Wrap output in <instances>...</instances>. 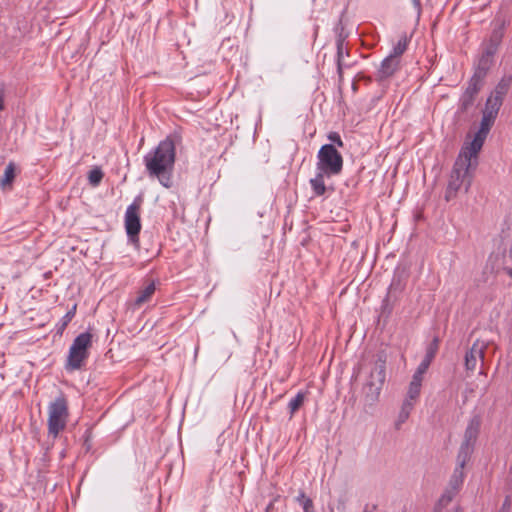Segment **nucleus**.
Here are the masks:
<instances>
[{
	"label": "nucleus",
	"instance_id": "obj_1",
	"mask_svg": "<svg viewBox=\"0 0 512 512\" xmlns=\"http://www.w3.org/2000/svg\"><path fill=\"white\" fill-rule=\"evenodd\" d=\"M176 160V147L172 138L167 137L147 153L144 165L151 178H157L165 188L172 186V174Z\"/></svg>",
	"mask_w": 512,
	"mask_h": 512
},
{
	"label": "nucleus",
	"instance_id": "obj_2",
	"mask_svg": "<svg viewBox=\"0 0 512 512\" xmlns=\"http://www.w3.org/2000/svg\"><path fill=\"white\" fill-rule=\"evenodd\" d=\"M468 152L462 148L454 163L445 193L447 201L453 199L461 188H464L467 192L471 185L478 155H472Z\"/></svg>",
	"mask_w": 512,
	"mask_h": 512
},
{
	"label": "nucleus",
	"instance_id": "obj_3",
	"mask_svg": "<svg viewBox=\"0 0 512 512\" xmlns=\"http://www.w3.org/2000/svg\"><path fill=\"white\" fill-rule=\"evenodd\" d=\"M93 334L89 331L79 334L69 348L66 370L75 371L82 368L89 357V349L92 346Z\"/></svg>",
	"mask_w": 512,
	"mask_h": 512
},
{
	"label": "nucleus",
	"instance_id": "obj_4",
	"mask_svg": "<svg viewBox=\"0 0 512 512\" xmlns=\"http://www.w3.org/2000/svg\"><path fill=\"white\" fill-rule=\"evenodd\" d=\"M385 360L377 359L370 367L369 375L363 385L362 392L367 404L375 403L380 395L386 377Z\"/></svg>",
	"mask_w": 512,
	"mask_h": 512
},
{
	"label": "nucleus",
	"instance_id": "obj_5",
	"mask_svg": "<svg viewBox=\"0 0 512 512\" xmlns=\"http://www.w3.org/2000/svg\"><path fill=\"white\" fill-rule=\"evenodd\" d=\"M317 171L328 177L339 175L343 169V157L332 144H324L317 153Z\"/></svg>",
	"mask_w": 512,
	"mask_h": 512
},
{
	"label": "nucleus",
	"instance_id": "obj_6",
	"mask_svg": "<svg viewBox=\"0 0 512 512\" xmlns=\"http://www.w3.org/2000/svg\"><path fill=\"white\" fill-rule=\"evenodd\" d=\"M68 412V401L61 394L55 398L48 406V433L56 438L66 427Z\"/></svg>",
	"mask_w": 512,
	"mask_h": 512
},
{
	"label": "nucleus",
	"instance_id": "obj_7",
	"mask_svg": "<svg viewBox=\"0 0 512 512\" xmlns=\"http://www.w3.org/2000/svg\"><path fill=\"white\" fill-rule=\"evenodd\" d=\"M142 199L137 197L132 204H130L125 212V229L128 238L132 243L138 246L139 232L141 230L140 222V209Z\"/></svg>",
	"mask_w": 512,
	"mask_h": 512
},
{
	"label": "nucleus",
	"instance_id": "obj_8",
	"mask_svg": "<svg viewBox=\"0 0 512 512\" xmlns=\"http://www.w3.org/2000/svg\"><path fill=\"white\" fill-rule=\"evenodd\" d=\"M486 76V67L479 66L468 82L464 93L460 98V109L467 111L474 103L475 98L483 86V80Z\"/></svg>",
	"mask_w": 512,
	"mask_h": 512
},
{
	"label": "nucleus",
	"instance_id": "obj_9",
	"mask_svg": "<svg viewBox=\"0 0 512 512\" xmlns=\"http://www.w3.org/2000/svg\"><path fill=\"white\" fill-rule=\"evenodd\" d=\"M512 83V77H504L496 86L495 90L488 97L483 114L496 119L502 105L504 96L508 93Z\"/></svg>",
	"mask_w": 512,
	"mask_h": 512
},
{
	"label": "nucleus",
	"instance_id": "obj_10",
	"mask_svg": "<svg viewBox=\"0 0 512 512\" xmlns=\"http://www.w3.org/2000/svg\"><path fill=\"white\" fill-rule=\"evenodd\" d=\"M494 121L495 118L483 114L478 131L475 133L472 141L465 145L463 149L469 151L468 153L472 155H478Z\"/></svg>",
	"mask_w": 512,
	"mask_h": 512
},
{
	"label": "nucleus",
	"instance_id": "obj_11",
	"mask_svg": "<svg viewBox=\"0 0 512 512\" xmlns=\"http://www.w3.org/2000/svg\"><path fill=\"white\" fill-rule=\"evenodd\" d=\"M504 30V21L496 19L493 23V31L491 33L489 43L487 44L484 55L480 61L481 65H486L489 57L493 56L501 43Z\"/></svg>",
	"mask_w": 512,
	"mask_h": 512
},
{
	"label": "nucleus",
	"instance_id": "obj_12",
	"mask_svg": "<svg viewBox=\"0 0 512 512\" xmlns=\"http://www.w3.org/2000/svg\"><path fill=\"white\" fill-rule=\"evenodd\" d=\"M345 40L346 35L343 34V31L338 33L336 37V64L339 82H342L343 80V70L351 66V63L345 60V56L349 57V51Z\"/></svg>",
	"mask_w": 512,
	"mask_h": 512
},
{
	"label": "nucleus",
	"instance_id": "obj_13",
	"mask_svg": "<svg viewBox=\"0 0 512 512\" xmlns=\"http://www.w3.org/2000/svg\"><path fill=\"white\" fill-rule=\"evenodd\" d=\"M486 344L476 341L465 354V367L467 371H474L478 364H483Z\"/></svg>",
	"mask_w": 512,
	"mask_h": 512
},
{
	"label": "nucleus",
	"instance_id": "obj_14",
	"mask_svg": "<svg viewBox=\"0 0 512 512\" xmlns=\"http://www.w3.org/2000/svg\"><path fill=\"white\" fill-rule=\"evenodd\" d=\"M400 62V59L388 55L380 64L376 79L378 81H384L392 77L399 70Z\"/></svg>",
	"mask_w": 512,
	"mask_h": 512
},
{
	"label": "nucleus",
	"instance_id": "obj_15",
	"mask_svg": "<svg viewBox=\"0 0 512 512\" xmlns=\"http://www.w3.org/2000/svg\"><path fill=\"white\" fill-rule=\"evenodd\" d=\"M481 426V419L478 415L473 416L471 420L469 421L465 433H464V440L462 444H468L469 446L474 447V444L476 442V439L478 437L479 431Z\"/></svg>",
	"mask_w": 512,
	"mask_h": 512
},
{
	"label": "nucleus",
	"instance_id": "obj_16",
	"mask_svg": "<svg viewBox=\"0 0 512 512\" xmlns=\"http://www.w3.org/2000/svg\"><path fill=\"white\" fill-rule=\"evenodd\" d=\"M156 285L154 281L148 282L142 289L138 291V294L133 302L134 308H140L145 303L149 302L155 293Z\"/></svg>",
	"mask_w": 512,
	"mask_h": 512
},
{
	"label": "nucleus",
	"instance_id": "obj_17",
	"mask_svg": "<svg viewBox=\"0 0 512 512\" xmlns=\"http://www.w3.org/2000/svg\"><path fill=\"white\" fill-rule=\"evenodd\" d=\"M325 178H329L328 174H323L322 171H317L314 178L310 179V185L314 195L322 196L327 191V186L325 185Z\"/></svg>",
	"mask_w": 512,
	"mask_h": 512
},
{
	"label": "nucleus",
	"instance_id": "obj_18",
	"mask_svg": "<svg viewBox=\"0 0 512 512\" xmlns=\"http://www.w3.org/2000/svg\"><path fill=\"white\" fill-rule=\"evenodd\" d=\"M473 448L474 447L469 446L468 444H461V446H460V449H459V452L457 455V464H458L457 468L460 469L459 470L460 476H462V474H463V468H464L466 462L469 460L470 455L473 452Z\"/></svg>",
	"mask_w": 512,
	"mask_h": 512
},
{
	"label": "nucleus",
	"instance_id": "obj_19",
	"mask_svg": "<svg viewBox=\"0 0 512 512\" xmlns=\"http://www.w3.org/2000/svg\"><path fill=\"white\" fill-rule=\"evenodd\" d=\"M414 408V403L410 400H404L396 421V427L399 428L409 418L411 411Z\"/></svg>",
	"mask_w": 512,
	"mask_h": 512
},
{
	"label": "nucleus",
	"instance_id": "obj_20",
	"mask_svg": "<svg viewBox=\"0 0 512 512\" xmlns=\"http://www.w3.org/2000/svg\"><path fill=\"white\" fill-rule=\"evenodd\" d=\"M409 43V38L406 34H403L398 42L394 45L392 52L389 54L390 56H394L397 59L401 60V56L406 51Z\"/></svg>",
	"mask_w": 512,
	"mask_h": 512
},
{
	"label": "nucleus",
	"instance_id": "obj_21",
	"mask_svg": "<svg viewBox=\"0 0 512 512\" xmlns=\"http://www.w3.org/2000/svg\"><path fill=\"white\" fill-rule=\"evenodd\" d=\"M76 308L77 305L74 304L70 310L67 311V313L62 317L60 322L57 324V332L59 334H62L63 331L66 329L68 324L71 322V320L74 318L76 314Z\"/></svg>",
	"mask_w": 512,
	"mask_h": 512
},
{
	"label": "nucleus",
	"instance_id": "obj_22",
	"mask_svg": "<svg viewBox=\"0 0 512 512\" xmlns=\"http://www.w3.org/2000/svg\"><path fill=\"white\" fill-rule=\"evenodd\" d=\"M304 399H305V393L298 392L297 395L293 399L290 400V402L288 404V408H289L291 417L303 405Z\"/></svg>",
	"mask_w": 512,
	"mask_h": 512
},
{
	"label": "nucleus",
	"instance_id": "obj_23",
	"mask_svg": "<svg viewBox=\"0 0 512 512\" xmlns=\"http://www.w3.org/2000/svg\"><path fill=\"white\" fill-rule=\"evenodd\" d=\"M15 178V164L13 162L8 163L5 168L3 178L1 179V185L5 186L11 184Z\"/></svg>",
	"mask_w": 512,
	"mask_h": 512
},
{
	"label": "nucleus",
	"instance_id": "obj_24",
	"mask_svg": "<svg viewBox=\"0 0 512 512\" xmlns=\"http://www.w3.org/2000/svg\"><path fill=\"white\" fill-rule=\"evenodd\" d=\"M103 176L104 173L102 172V170L99 167H95L89 171L88 181L92 186L96 187L102 181Z\"/></svg>",
	"mask_w": 512,
	"mask_h": 512
},
{
	"label": "nucleus",
	"instance_id": "obj_25",
	"mask_svg": "<svg viewBox=\"0 0 512 512\" xmlns=\"http://www.w3.org/2000/svg\"><path fill=\"white\" fill-rule=\"evenodd\" d=\"M421 386V384L410 382L405 400H410L415 404L420 395Z\"/></svg>",
	"mask_w": 512,
	"mask_h": 512
},
{
	"label": "nucleus",
	"instance_id": "obj_26",
	"mask_svg": "<svg viewBox=\"0 0 512 512\" xmlns=\"http://www.w3.org/2000/svg\"><path fill=\"white\" fill-rule=\"evenodd\" d=\"M297 501L302 506L304 512H315L313 501L308 498L304 492L299 494Z\"/></svg>",
	"mask_w": 512,
	"mask_h": 512
},
{
	"label": "nucleus",
	"instance_id": "obj_27",
	"mask_svg": "<svg viewBox=\"0 0 512 512\" xmlns=\"http://www.w3.org/2000/svg\"><path fill=\"white\" fill-rule=\"evenodd\" d=\"M425 365H419L412 376L411 382L422 385L423 375L426 373Z\"/></svg>",
	"mask_w": 512,
	"mask_h": 512
},
{
	"label": "nucleus",
	"instance_id": "obj_28",
	"mask_svg": "<svg viewBox=\"0 0 512 512\" xmlns=\"http://www.w3.org/2000/svg\"><path fill=\"white\" fill-rule=\"evenodd\" d=\"M434 356H435V350L432 347H430L428 349L424 359L421 361V363L419 365H425V369L428 370Z\"/></svg>",
	"mask_w": 512,
	"mask_h": 512
},
{
	"label": "nucleus",
	"instance_id": "obj_29",
	"mask_svg": "<svg viewBox=\"0 0 512 512\" xmlns=\"http://www.w3.org/2000/svg\"><path fill=\"white\" fill-rule=\"evenodd\" d=\"M327 138L333 143L332 145H336L338 147H343L344 143L337 132H330L327 136Z\"/></svg>",
	"mask_w": 512,
	"mask_h": 512
},
{
	"label": "nucleus",
	"instance_id": "obj_30",
	"mask_svg": "<svg viewBox=\"0 0 512 512\" xmlns=\"http://www.w3.org/2000/svg\"><path fill=\"white\" fill-rule=\"evenodd\" d=\"M460 469L456 468L455 471H454V474L452 476V479H451V485L457 489L459 487L460 484H462V481H463V475L460 476V472H459Z\"/></svg>",
	"mask_w": 512,
	"mask_h": 512
},
{
	"label": "nucleus",
	"instance_id": "obj_31",
	"mask_svg": "<svg viewBox=\"0 0 512 512\" xmlns=\"http://www.w3.org/2000/svg\"><path fill=\"white\" fill-rule=\"evenodd\" d=\"M412 1V4L414 6V8L418 11V13L421 11L422 9V4H421V0H411Z\"/></svg>",
	"mask_w": 512,
	"mask_h": 512
},
{
	"label": "nucleus",
	"instance_id": "obj_32",
	"mask_svg": "<svg viewBox=\"0 0 512 512\" xmlns=\"http://www.w3.org/2000/svg\"><path fill=\"white\" fill-rule=\"evenodd\" d=\"M4 104H3V97L0 95V110H3Z\"/></svg>",
	"mask_w": 512,
	"mask_h": 512
},
{
	"label": "nucleus",
	"instance_id": "obj_33",
	"mask_svg": "<svg viewBox=\"0 0 512 512\" xmlns=\"http://www.w3.org/2000/svg\"><path fill=\"white\" fill-rule=\"evenodd\" d=\"M506 272L508 275L512 276V268H507Z\"/></svg>",
	"mask_w": 512,
	"mask_h": 512
},
{
	"label": "nucleus",
	"instance_id": "obj_34",
	"mask_svg": "<svg viewBox=\"0 0 512 512\" xmlns=\"http://www.w3.org/2000/svg\"><path fill=\"white\" fill-rule=\"evenodd\" d=\"M508 501H509V497H506L505 502H504V505H503V506H504V508H505V507H506V505L508 504Z\"/></svg>",
	"mask_w": 512,
	"mask_h": 512
},
{
	"label": "nucleus",
	"instance_id": "obj_35",
	"mask_svg": "<svg viewBox=\"0 0 512 512\" xmlns=\"http://www.w3.org/2000/svg\"><path fill=\"white\" fill-rule=\"evenodd\" d=\"M364 512H370V509L365 508Z\"/></svg>",
	"mask_w": 512,
	"mask_h": 512
},
{
	"label": "nucleus",
	"instance_id": "obj_36",
	"mask_svg": "<svg viewBox=\"0 0 512 512\" xmlns=\"http://www.w3.org/2000/svg\"><path fill=\"white\" fill-rule=\"evenodd\" d=\"M364 512H370V509L365 508Z\"/></svg>",
	"mask_w": 512,
	"mask_h": 512
}]
</instances>
